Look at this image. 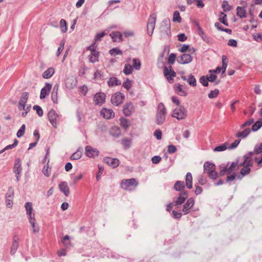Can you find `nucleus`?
Masks as SVG:
<instances>
[{"label":"nucleus","mask_w":262,"mask_h":262,"mask_svg":"<svg viewBox=\"0 0 262 262\" xmlns=\"http://www.w3.org/2000/svg\"><path fill=\"white\" fill-rule=\"evenodd\" d=\"M87 50L91 52L89 58L90 62L92 63H95L98 62L99 61V54L98 52L95 50L94 45H92L91 46L88 47Z\"/></svg>","instance_id":"obj_10"},{"label":"nucleus","mask_w":262,"mask_h":262,"mask_svg":"<svg viewBox=\"0 0 262 262\" xmlns=\"http://www.w3.org/2000/svg\"><path fill=\"white\" fill-rule=\"evenodd\" d=\"M28 97L29 93L28 92H24L21 94L18 104L19 110L21 111L23 108H25V106L28 99Z\"/></svg>","instance_id":"obj_13"},{"label":"nucleus","mask_w":262,"mask_h":262,"mask_svg":"<svg viewBox=\"0 0 262 262\" xmlns=\"http://www.w3.org/2000/svg\"><path fill=\"white\" fill-rule=\"evenodd\" d=\"M64 44H65V40L63 39L61 41L60 44V46H59V47L58 49L57 52V54H56V56H58L60 55V54L62 52V51H63V50L64 49Z\"/></svg>","instance_id":"obj_59"},{"label":"nucleus","mask_w":262,"mask_h":262,"mask_svg":"<svg viewBox=\"0 0 262 262\" xmlns=\"http://www.w3.org/2000/svg\"><path fill=\"white\" fill-rule=\"evenodd\" d=\"M104 161L108 165L112 166L113 168L117 167L119 164V160L116 158H105Z\"/></svg>","instance_id":"obj_18"},{"label":"nucleus","mask_w":262,"mask_h":262,"mask_svg":"<svg viewBox=\"0 0 262 262\" xmlns=\"http://www.w3.org/2000/svg\"><path fill=\"white\" fill-rule=\"evenodd\" d=\"M77 81L75 77H70L66 80V85L69 89H73L76 85Z\"/></svg>","instance_id":"obj_23"},{"label":"nucleus","mask_w":262,"mask_h":262,"mask_svg":"<svg viewBox=\"0 0 262 262\" xmlns=\"http://www.w3.org/2000/svg\"><path fill=\"white\" fill-rule=\"evenodd\" d=\"M185 183L188 189L192 187V176L190 172H188L186 176Z\"/></svg>","instance_id":"obj_32"},{"label":"nucleus","mask_w":262,"mask_h":262,"mask_svg":"<svg viewBox=\"0 0 262 262\" xmlns=\"http://www.w3.org/2000/svg\"><path fill=\"white\" fill-rule=\"evenodd\" d=\"M133 68L139 70L140 69L141 62L139 59L134 58L133 59Z\"/></svg>","instance_id":"obj_48"},{"label":"nucleus","mask_w":262,"mask_h":262,"mask_svg":"<svg viewBox=\"0 0 262 262\" xmlns=\"http://www.w3.org/2000/svg\"><path fill=\"white\" fill-rule=\"evenodd\" d=\"M176 92L178 95L182 96H185L187 95V93L183 89V85L180 84H178L176 88Z\"/></svg>","instance_id":"obj_36"},{"label":"nucleus","mask_w":262,"mask_h":262,"mask_svg":"<svg viewBox=\"0 0 262 262\" xmlns=\"http://www.w3.org/2000/svg\"><path fill=\"white\" fill-rule=\"evenodd\" d=\"M215 170V166L214 164L209 162H206L204 163V172L206 173L208 177L213 180L216 179L218 176V174Z\"/></svg>","instance_id":"obj_4"},{"label":"nucleus","mask_w":262,"mask_h":262,"mask_svg":"<svg viewBox=\"0 0 262 262\" xmlns=\"http://www.w3.org/2000/svg\"><path fill=\"white\" fill-rule=\"evenodd\" d=\"M107 83L109 86H113L114 85H120L121 83L116 77H113L108 79Z\"/></svg>","instance_id":"obj_34"},{"label":"nucleus","mask_w":262,"mask_h":262,"mask_svg":"<svg viewBox=\"0 0 262 262\" xmlns=\"http://www.w3.org/2000/svg\"><path fill=\"white\" fill-rule=\"evenodd\" d=\"M133 71V67L130 64H125L123 69V73L127 75L130 74Z\"/></svg>","instance_id":"obj_42"},{"label":"nucleus","mask_w":262,"mask_h":262,"mask_svg":"<svg viewBox=\"0 0 262 262\" xmlns=\"http://www.w3.org/2000/svg\"><path fill=\"white\" fill-rule=\"evenodd\" d=\"M124 98L125 97L123 94L117 92L112 96L111 101L113 105L118 106L123 102Z\"/></svg>","instance_id":"obj_9"},{"label":"nucleus","mask_w":262,"mask_h":262,"mask_svg":"<svg viewBox=\"0 0 262 262\" xmlns=\"http://www.w3.org/2000/svg\"><path fill=\"white\" fill-rule=\"evenodd\" d=\"M14 172L16 174V180L17 182L19 181V174L21 171V162L19 159L15 161V165L13 168Z\"/></svg>","instance_id":"obj_17"},{"label":"nucleus","mask_w":262,"mask_h":262,"mask_svg":"<svg viewBox=\"0 0 262 262\" xmlns=\"http://www.w3.org/2000/svg\"><path fill=\"white\" fill-rule=\"evenodd\" d=\"M69 239L70 237L68 235H65V236L63 237V239L62 240V242L64 246H67L70 244V241Z\"/></svg>","instance_id":"obj_62"},{"label":"nucleus","mask_w":262,"mask_h":262,"mask_svg":"<svg viewBox=\"0 0 262 262\" xmlns=\"http://www.w3.org/2000/svg\"><path fill=\"white\" fill-rule=\"evenodd\" d=\"M188 196L187 193L185 191L181 193L176 202V205H179L183 204Z\"/></svg>","instance_id":"obj_27"},{"label":"nucleus","mask_w":262,"mask_h":262,"mask_svg":"<svg viewBox=\"0 0 262 262\" xmlns=\"http://www.w3.org/2000/svg\"><path fill=\"white\" fill-rule=\"evenodd\" d=\"M176 56L174 54L171 53L168 57V62L169 64H172L176 60Z\"/></svg>","instance_id":"obj_63"},{"label":"nucleus","mask_w":262,"mask_h":262,"mask_svg":"<svg viewBox=\"0 0 262 262\" xmlns=\"http://www.w3.org/2000/svg\"><path fill=\"white\" fill-rule=\"evenodd\" d=\"M52 89V84L46 83L45 86L42 88L40 92V98L42 99L46 98Z\"/></svg>","instance_id":"obj_21"},{"label":"nucleus","mask_w":262,"mask_h":262,"mask_svg":"<svg viewBox=\"0 0 262 262\" xmlns=\"http://www.w3.org/2000/svg\"><path fill=\"white\" fill-rule=\"evenodd\" d=\"M122 85L127 90H129L132 86V82L127 79L123 83Z\"/></svg>","instance_id":"obj_61"},{"label":"nucleus","mask_w":262,"mask_h":262,"mask_svg":"<svg viewBox=\"0 0 262 262\" xmlns=\"http://www.w3.org/2000/svg\"><path fill=\"white\" fill-rule=\"evenodd\" d=\"M110 54L112 56H115L116 55H122V52L118 48H113L109 51Z\"/></svg>","instance_id":"obj_51"},{"label":"nucleus","mask_w":262,"mask_h":262,"mask_svg":"<svg viewBox=\"0 0 262 262\" xmlns=\"http://www.w3.org/2000/svg\"><path fill=\"white\" fill-rule=\"evenodd\" d=\"M185 187L184 183L183 181H177L174 185V188L177 191H181Z\"/></svg>","instance_id":"obj_39"},{"label":"nucleus","mask_w":262,"mask_h":262,"mask_svg":"<svg viewBox=\"0 0 262 262\" xmlns=\"http://www.w3.org/2000/svg\"><path fill=\"white\" fill-rule=\"evenodd\" d=\"M93 100L96 104L101 105L105 100V95L102 92L96 93L93 98Z\"/></svg>","instance_id":"obj_14"},{"label":"nucleus","mask_w":262,"mask_h":262,"mask_svg":"<svg viewBox=\"0 0 262 262\" xmlns=\"http://www.w3.org/2000/svg\"><path fill=\"white\" fill-rule=\"evenodd\" d=\"M99 151L96 149L92 147L91 146H86L85 147V155L91 158H94L97 157L99 155Z\"/></svg>","instance_id":"obj_12"},{"label":"nucleus","mask_w":262,"mask_h":262,"mask_svg":"<svg viewBox=\"0 0 262 262\" xmlns=\"http://www.w3.org/2000/svg\"><path fill=\"white\" fill-rule=\"evenodd\" d=\"M121 144L123 146L125 149L130 147L132 144V140L128 138H124L121 140Z\"/></svg>","instance_id":"obj_35"},{"label":"nucleus","mask_w":262,"mask_h":262,"mask_svg":"<svg viewBox=\"0 0 262 262\" xmlns=\"http://www.w3.org/2000/svg\"><path fill=\"white\" fill-rule=\"evenodd\" d=\"M200 81L204 86H207L208 85L209 80L206 76H202L200 79Z\"/></svg>","instance_id":"obj_60"},{"label":"nucleus","mask_w":262,"mask_h":262,"mask_svg":"<svg viewBox=\"0 0 262 262\" xmlns=\"http://www.w3.org/2000/svg\"><path fill=\"white\" fill-rule=\"evenodd\" d=\"M120 125L125 129H127L131 125V122L129 119L121 117L120 119Z\"/></svg>","instance_id":"obj_29"},{"label":"nucleus","mask_w":262,"mask_h":262,"mask_svg":"<svg viewBox=\"0 0 262 262\" xmlns=\"http://www.w3.org/2000/svg\"><path fill=\"white\" fill-rule=\"evenodd\" d=\"M33 108V110L36 111L37 114L39 117H41L43 115V111L40 106L38 105H34Z\"/></svg>","instance_id":"obj_58"},{"label":"nucleus","mask_w":262,"mask_h":262,"mask_svg":"<svg viewBox=\"0 0 262 262\" xmlns=\"http://www.w3.org/2000/svg\"><path fill=\"white\" fill-rule=\"evenodd\" d=\"M254 160L259 168L262 167V157L261 158L256 157L254 158Z\"/></svg>","instance_id":"obj_64"},{"label":"nucleus","mask_w":262,"mask_h":262,"mask_svg":"<svg viewBox=\"0 0 262 262\" xmlns=\"http://www.w3.org/2000/svg\"><path fill=\"white\" fill-rule=\"evenodd\" d=\"M250 129L249 128H247L245 129L242 132H238L236 134V137H238V138L241 137L243 138H245L250 134Z\"/></svg>","instance_id":"obj_37"},{"label":"nucleus","mask_w":262,"mask_h":262,"mask_svg":"<svg viewBox=\"0 0 262 262\" xmlns=\"http://www.w3.org/2000/svg\"><path fill=\"white\" fill-rule=\"evenodd\" d=\"M121 187L126 190H132L138 185V183L134 179H124L121 182Z\"/></svg>","instance_id":"obj_5"},{"label":"nucleus","mask_w":262,"mask_h":262,"mask_svg":"<svg viewBox=\"0 0 262 262\" xmlns=\"http://www.w3.org/2000/svg\"><path fill=\"white\" fill-rule=\"evenodd\" d=\"M101 115L106 119L113 118L115 116L114 112L112 110L103 108L100 112Z\"/></svg>","instance_id":"obj_19"},{"label":"nucleus","mask_w":262,"mask_h":262,"mask_svg":"<svg viewBox=\"0 0 262 262\" xmlns=\"http://www.w3.org/2000/svg\"><path fill=\"white\" fill-rule=\"evenodd\" d=\"M59 188L66 196H68L69 194V188L67 182H62L60 183L59 185Z\"/></svg>","instance_id":"obj_25"},{"label":"nucleus","mask_w":262,"mask_h":262,"mask_svg":"<svg viewBox=\"0 0 262 262\" xmlns=\"http://www.w3.org/2000/svg\"><path fill=\"white\" fill-rule=\"evenodd\" d=\"M244 160L242 162H239V164H242L241 166H243L241 169L240 174L242 177L248 175L251 171V167L253 164V161L252 158L249 156H245L244 157Z\"/></svg>","instance_id":"obj_2"},{"label":"nucleus","mask_w":262,"mask_h":262,"mask_svg":"<svg viewBox=\"0 0 262 262\" xmlns=\"http://www.w3.org/2000/svg\"><path fill=\"white\" fill-rule=\"evenodd\" d=\"M134 110V108L132 103H127L123 106V112L125 116H129L132 115Z\"/></svg>","instance_id":"obj_22"},{"label":"nucleus","mask_w":262,"mask_h":262,"mask_svg":"<svg viewBox=\"0 0 262 262\" xmlns=\"http://www.w3.org/2000/svg\"><path fill=\"white\" fill-rule=\"evenodd\" d=\"M157 16L155 14L150 15L147 25V31L148 34L151 36L155 28Z\"/></svg>","instance_id":"obj_8"},{"label":"nucleus","mask_w":262,"mask_h":262,"mask_svg":"<svg viewBox=\"0 0 262 262\" xmlns=\"http://www.w3.org/2000/svg\"><path fill=\"white\" fill-rule=\"evenodd\" d=\"M110 134L115 137H118L121 135V130L117 126L112 127L110 130Z\"/></svg>","instance_id":"obj_31"},{"label":"nucleus","mask_w":262,"mask_h":262,"mask_svg":"<svg viewBox=\"0 0 262 262\" xmlns=\"http://www.w3.org/2000/svg\"><path fill=\"white\" fill-rule=\"evenodd\" d=\"M209 73H210V75H207L206 77H207L209 81L214 82L216 78V76L214 73H213V71L212 70H210Z\"/></svg>","instance_id":"obj_54"},{"label":"nucleus","mask_w":262,"mask_h":262,"mask_svg":"<svg viewBox=\"0 0 262 262\" xmlns=\"http://www.w3.org/2000/svg\"><path fill=\"white\" fill-rule=\"evenodd\" d=\"M166 110L163 103H160L158 106L156 115V122L158 124H162L165 120Z\"/></svg>","instance_id":"obj_3"},{"label":"nucleus","mask_w":262,"mask_h":262,"mask_svg":"<svg viewBox=\"0 0 262 262\" xmlns=\"http://www.w3.org/2000/svg\"><path fill=\"white\" fill-rule=\"evenodd\" d=\"M18 238L16 236H15L13 239V243L11 246L10 253L11 255H13L16 252L18 247Z\"/></svg>","instance_id":"obj_26"},{"label":"nucleus","mask_w":262,"mask_h":262,"mask_svg":"<svg viewBox=\"0 0 262 262\" xmlns=\"http://www.w3.org/2000/svg\"><path fill=\"white\" fill-rule=\"evenodd\" d=\"M110 35L112 37L113 41H117L118 38L120 41L123 40L122 34L118 31L113 32L111 33Z\"/></svg>","instance_id":"obj_30"},{"label":"nucleus","mask_w":262,"mask_h":262,"mask_svg":"<svg viewBox=\"0 0 262 262\" xmlns=\"http://www.w3.org/2000/svg\"><path fill=\"white\" fill-rule=\"evenodd\" d=\"M187 82L192 86L196 85V81L195 77L191 74L189 75V77L187 80Z\"/></svg>","instance_id":"obj_43"},{"label":"nucleus","mask_w":262,"mask_h":262,"mask_svg":"<svg viewBox=\"0 0 262 262\" xmlns=\"http://www.w3.org/2000/svg\"><path fill=\"white\" fill-rule=\"evenodd\" d=\"M181 17L180 15L179 11H176L173 13L172 20L174 22L180 23L181 21Z\"/></svg>","instance_id":"obj_49"},{"label":"nucleus","mask_w":262,"mask_h":262,"mask_svg":"<svg viewBox=\"0 0 262 262\" xmlns=\"http://www.w3.org/2000/svg\"><path fill=\"white\" fill-rule=\"evenodd\" d=\"M60 29L62 33H64L67 31V22L65 19H61L60 21Z\"/></svg>","instance_id":"obj_41"},{"label":"nucleus","mask_w":262,"mask_h":262,"mask_svg":"<svg viewBox=\"0 0 262 262\" xmlns=\"http://www.w3.org/2000/svg\"><path fill=\"white\" fill-rule=\"evenodd\" d=\"M222 7L224 11H229L231 9V7L228 4L227 1H224L222 4Z\"/></svg>","instance_id":"obj_57"},{"label":"nucleus","mask_w":262,"mask_h":262,"mask_svg":"<svg viewBox=\"0 0 262 262\" xmlns=\"http://www.w3.org/2000/svg\"><path fill=\"white\" fill-rule=\"evenodd\" d=\"M48 119L52 125L55 128L57 127V122L59 120V116L56 113L55 111L52 109L48 114Z\"/></svg>","instance_id":"obj_11"},{"label":"nucleus","mask_w":262,"mask_h":262,"mask_svg":"<svg viewBox=\"0 0 262 262\" xmlns=\"http://www.w3.org/2000/svg\"><path fill=\"white\" fill-rule=\"evenodd\" d=\"M227 15L223 12H221L219 15V20L224 25L228 26L227 20L226 18Z\"/></svg>","instance_id":"obj_47"},{"label":"nucleus","mask_w":262,"mask_h":262,"mask_svg":"<svg viewBox=\"0 0 262 262\" xmlns=\"http://www.w3.org/2000/svg\"><path fill=\"white\" fill-rule=\"evenodd\" d=\"M42 171L45 176L49 177L50 176L51 167L49 165V162L46 165L44 166V167L42 168Z\"/></svg>","instance_id":"obj_38"},{"label":"nucleus","mask_w":262,"mask_h":262,"mask_svg":"<svg viewBox=\"0 0 262 262\" xmlns=\"http://www.w3.org/2000/svg\"><path fill=\"white\" fill-rule=\"evenodd\" d=\"M253 151L255 154L262 153V142L259 145H256L255 146Z\"/></svg>","instance_id":"obj_55"},{"label":"nucleus","mask_w":262,"mask_h":262,"mask_svg":"<svg viewBox=\"0 0 262 262\" xmlns=\"http://www.w3.org/2000/svg\"><path fill=\"white\" fill-rule=\"evenodd\" d=\"M26 214L29 216V217H35V214L32 213L33 207L32 204L30 202H27L25 205Z\"/></svg>","instance_id":"obj_24"},{"label":"nucleus","mask_w":262,"mask_h":262,"mask_svg":"<svg viewBox=\"0 0 262 262\" xmlns=\"http://www.w3.org/2000/svg\"><path fill=\"white\" fill-rule=\"evenodd\" d=\"M29 223L31 225L33 232L35 233L38 232L39 230V226L36 224V220L35 217H29Z\"/></svg>","instance_id":"obj_28"},{"label":"nucleus","mask_w":262,"mask_h":262,"mask_svg":"<svg viewBox=\"0 0 262 262\" xmlns=\"http://www.w3.org/2000/svg\"><path fill=\"white\" fill-rule=\"evenodd\" d=\"M262 126V121L260 120L257 121L252 127V130L254 132L257 131Z\"/></svg>","instance_id":"obj_50"},{"label":"nucleus","mask_w":262,"mask_h":262,"mask_svg":"<svg viewBox=\"0 0 262 262\" xmlns=\"http://www.w3.org/2000/svg\"><path fill=\"white\" fill-rule=\"evenodd\" d=\"M25 128H26L25 125L23 124L21 125V127L19 128V129L18 130V132L17 133V137L18 138H20L24 135L25 132Z\"/></svg>","instance_id":"obj_53"},{"label":"nucleus","mask_w":262,"mask_h":262,"mask_svg":"<svg viewBox=\"0 0 262 262\" xmlns=\"http://www.w3.org/2000/svg\"><path fill=\"white\" fill-rule=\"evenodd\" d=\"M82 155V152L81 150L78 149L75 153L72 154L71 157V159L72 160H78L79 159Z\"/></svg>","instance_id":"obj_44"},{"label":"nucleus","mask_w":262,"mask_h":262,"mask_svg":"<svg viewBox=\"0 0 262 262\" xmlns=\"http://www.w3.org/2000/svg\"><path fill=\"white\" fill-rule=\"evenodd\" d=\"M54 72L55 70L53 68H49L43 72L42 74V77L45 79L49 78L52 77Z\"/></svg>","instance_id":"obj_33"},{"label":"nucleus","mask_w":262,"mask_h":262,"mask_svg":"<svg viewBox=\"0 0 262 262\" xmlns=\"http://www.w3.org/2000/svg\"><path fill=\"white\" fill-rule=\"evenodd\" d=\"M219 94V91L217 89H215L214 90L211 91L208 94V97L209 98H216Z\"/></svg>","instance_id":"obj_56"},{"label":"nucleus","mask_w":262,"mask_h":262,"mask_svg":"<svg viewBox=\"0 0 262 262\" xmlns=\"http://www.w3.org/2000/svg\"><path fill=\"white\" fill-rule=\"evenodd\" d=\"M171 116L178 120L184 119L187 116V111L183 106L180 105L173 111Z\"/></svg>","instance_id":"obj_7"},{"label":"nucleus","mask_w":262,"mask_h":262,"mask_svg":"<svg viewBox=\"0 0 262 262\" xmlns=\"http://www.w3.org/2000/svg\"><path fill=\"white\" fill-rule=\"evenodd\" d=\"M242 164H239L238 161H235L230 164V165L222 164L219 166L220 173L221 176L228 174L227 181H232L236 177L235 171L238 169L241 166Z\"/></svg>","instance_id":"obj_1"},{"label":"nucleus","mask_w":262,"mask_h":262,"mask_svg":"<svg viewBox=\"0 0 262 262\" xmlns=\"http://www.w3.org/2000/svg\"><path fill=\"white\" fill-rule=\"evenodd\" d=\"M228 143H225L221 145L217 146L214 149V151H223L228 149Z\"/></svg>","instance_id":"obj_46"},{"label":"nucleus","mask_w":262,"mask_h":262,"mask_svg":"<svg viewBox=\"0 0 262 262\" xmlns=\"http://www.w3.org/2000/svg\"><path fill=\"white\" fill-rule=\"evenodd\" d=\"M192 58L190 54H184L178 58V62L180 64H187L190 62Z\"/></svg>","instance_id":"obj_16"},{"label":"nucleus","mask_w":262,"mask_h":262,"mask_svg":"<svg viewBox=\"0 0 262 262\" xmlns=\"http://www.w3.org/2000/svg\"><path fill=\"white\" fill-rule=\"evenodd\" d=\"M102 77L101 71L97 70L94 74V80L95 81L101 79Z\"/></svg>","instance_id":"obj_52"},{"label":"nucleus","mask_w":262,"mask_h":262,"mask_svg":"<svg viewBox=\"0 0 262 262\" xmlns=\"http://www.w3.org/2000/svg\"><path fill=\"white\" fill-rule=\"evenodd\" d=\"M194 204V199L192 198H189L187 202L183 205V211L185 214H187L188 213V210L191 209Z\"/></svg>","instance_id":"obj_20"},{"label":"nucleus","mask_w":262,"mask_h":262,"mask_svg":"<svg viewBox=\"0 0 262 262\" xmlns=\"http://www.w3.org/2000/svg\"><path fill=\"white\" fill-rule=\"evenodd\" d=\"M160 31L161 32V35L164 37L167 38L170 36V21L168 19H165L163 20L160 25Z\"/></svg>","instance_id":"obj_6"},{"label":"nucleus","mask_w":262,"mask_h":262,"mask_svg":"<svg viewBox=\"0 0 262 262\" xmlns=\"http://www.w3.org/2000/svg\"><path fill=\"white\" fill-rule=\"evenodd\" d=\"M58 88L59 85L58 84H56L54 86L53 92L52 93V99L54 102H56L57 101V92Z\"/></svg>","instance_id":"obj_40"},{"label":"nucleus","mask_w":262,"mask_h":262,"mask_svg":"<svg viewBox=\"0 0 262 262\" xmlns=\"http://www.w3.org/2000/svg\"><path fill=\"white\" fill-rule=\"evenodd\" d=\"M164 74L169 82H172L173 77L176 76V73L171 69V67H169V69L165 67L164 69Z\"/></svg>","instance_id":"obj_15"},{"label":"nucleus","mask_w":262,"mask_h":262,"mask_svg":"<svg viewBox=\"0 0 262 262\" xmlns=\"http://www.w3.org/2000/svg\"><path fill=\"white\" fill-rule=\"evenodd\" d=\"M237 15L243 18L246 17V11L245 9L241 7H237L236 8Z\"/></svg>","instance_id":"obj_45"}]
</instances>
